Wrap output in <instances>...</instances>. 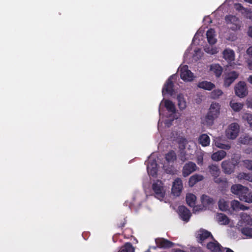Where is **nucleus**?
<instances>
[{
    "mask_svg": "<svg viewBox=\"0 0 252 252\" xmlns=\"http://www.w3.org/2000/svg\"><path fill=\"white\" fill-rule=\"evenodd\" d=\"M196 197L192 193H188L186 195V202L190 207H194L195 204Z\"/></svg>",
    "mask_w": 252,
    "mask_h": 252,
    "instance_id": "nucleus-27",
    "label": "nucleus"
},
{
    "mask_svg": "<svg viewBox=\"0 0 252 252\" xmlns=\"http://www.w3.org/2000/svg\"><path fill=\"white\" fill-rule=\"evenodd\" d=\"M247 53L248 55L252 56V46L248 48L247 50Z\"/></svg>",
    "mask_w": 252,
    "mask_h": 252,
    "instance_id": "nucleus-50",
    "label": "nucleus"
},
{
    "mask_svg": "<svg viewBox=\"0 0 252 252\" xmlns=\"http://www.w3.org/2000/svg\"><path fill=\"white\" fill-rule=\"evenodd\" d=\"M217 220L221 224L223 225L228 224L230 221L227 216L222 213L218 214Z\"/></svg>",
    "mask_w": 252,
    "mask_h": 252,
    "instance_id": "nucleus-29",
    "label": "nucleus"
},
{
    "mask_svg": "<svg viewBox=\"0 0 252 252\" xmlns=\"http://www.w3.org/2000/svg\"><path fill=\"white\" fill-rule=\"evenodd\" d=\"M230 106L234 111L238 112L242 109L243 104L241 103L235 102L233 101H231L230 102Z\"/></svg>",
    "mask_w": 252,
    "mask_h": 252,
    "instance_id": "nucleus-32",
    "label": "nucleus"
},
{
    "mask_svg": "<svg viewBox=\"0 0 252 252\" xmlns=\"http://www.w3.org/2000/svg\"><path fill=\"white\" fill-rule=\"evenodd\" d=\"M235 92L236 94L240 97L246 96L248 94L246 83L239 82L235 87Z\"/></svg>",
    "mask_w": 252,
    "mask_h": 252,
    "instance_id": "nucleus-4",
    "label": "nucleus"
},
{
    "mask_svg": "<svg viewBox=\"0 0 252 252\" xmlns=\"http://www.w3.org/2000/svg\"><path fill=\"white\" fill-rule=\"evenodd\" d=\"M223 58L228 62L231 63L235 60V53L231 49H225L222 53Z\"/></svg>",
    "mask_w": 252,
    "mask_h": 252,
    "instance_id": "nucleus-16",
    "label": "nucleus"
},
{
    "mask_svg": "<svg viewBox=\"0 0 252 252\" xmlns=\"http://www.w3.org/2000/svg\"><path fill=\"white\" fill-rule=\"evenodd\" d=\"M245 117L248 124L250 125V126L252 128V115L247 114Z\"/></svg>",
    "mask_w": 252,
    "mask_h": 252,
    "instance_id": "nucleus-46",
    "label": "nucleus"
},
{
    "mask_svg": "<svg viewBox=\"0 0 252 252\" xmlns=\"http://www.w3.org/2000/svg\"><path fill=\"white\" fill-rule=\"evenodd\" d=\"M126 223V221L124 220V221H122L119 223L118 224V226L120 228H123L125 226Z\"/></svg>",
    "mask_w": 252,
    "mask_h": 252,
    "instance_id": "nucleus-49",
    "label": "nucleus"
},
{
    "mask_svg": "<svg viewBox=\"0 0 252 252\" xmlns=\"http://www.w3.org/2000/svg\"><path fill=\"white\" fill-rule=\"evenodd\" d=\"M177 99L178 101V105L180 110H185L187 107V102L182 94H179L177 95Z\"/></svg>",
    "mask_w": 252,
    "mask_h": 252,
    "instance_id": "nucleus-24",
    "label": "nucleus"
},
{
    "mask_svg": "<svg viewBox=\"0 0 252 252\" xmlns=\"http://www.w3.org/2000/svg\"><path fill=\"white\" fill-rule=\"evenodd\" d=\"M152 189L155 193V196L158 199L162 200L165 196V191L160 183H154L152 185Z\"/></svg>",
    "mask_w": 252,
    "mask_h": 252,
    "instance_id": "nucleus-5",
    "label": "nucleus"
},
{
    "mask_svg": "<svg viewBox=\"0 0 252 252\" xmlns=\"http://www.w3.org/2000/svg\"><path fill=\"white\" fill-rule=\"evenodd\" d=\"M206 36L208 43L211 45L215 44L217 42V39L215 37V31L214 29L211 28L209 29L206 32Z\"/></svg>",
    "mask_w": 252,
    "mask_h": 252,
    "instance_id": "nucleus-17",
    "label": "nucleus"
},
{
    "mask_svg": "<svg viewBox=\"0 0 252 252\" xmlns=\"http://www.w3.org/2000/svg\"><path fill=\"white\" fill-rule=\"evenodd\" d=\"M180 77L184 81H191L193 80V73L188 69V66L185 65L180 69Z\"/></svg>",
    "mask_w": 252,
    "mask_h": 252,
    "instance_id": "nucleus-7",
    "label": "nucleus"
},
{
    "mask_svg": "<svg viewBox=\"0 0 252 252\" xmlns=\"http://www.w3.org/2000/svg\"><path fill=\"white\" fill-rule=\"evenodd\" d=\"M201 201L202 203L206 205H209L213 204L214 200L212 198L206 195H203L201 196Z\"/></svg>",
    "mask_w": 252,
    "mask_h": 252,
    "instance_id": "nucleus-33",
    "label": "nucleus"
},
{
    "mask_svg": "<svg viewBox=\"0 0 252 252\" xmlns=\"http://www.w3.org/2000/svg\"><path fill=\"white\" fill-rule=\"evenodd\" d=\"M220 105L217 102H212L208 109V112L203 119V124L211 126L214 123V121L219 116Z\"/></svg>",
    "mask_w": 252,
    "mask_h": 252,
    "instance_id": "nucleus-2",
    "label": "nucleus"
},
{
    "mask_svg": "<svg viewBox=\"0 0 252 252\" xmlns=\"http://www.w3.org/2000/svg\"><path fill=\"white\" fill-rule=\"evenodd\" d=\"M244 166L248 170L252 171V160L245 159L243 160Z\"/></svg>",
    "mask_w": 252,
    "mask_h": 252,
    "instance_id": "nucleus-40",
    "label": "nucleus"
},
{
    "mask_svg": "<svg viewBox=\"0 0 252 252\" xmlns=\"http://www.w3.org/2000/svg\"><path fill=\"white\" fill-rule=\"evenodd\" d=\"M239 74L235 71L228 73L224 80V86L228 87L238 78Z\"/></svg>",
    "mask_w": 252,
    "mask_h": 252,
    "instance_id": "nucleus-12",
    "label": "nucleus"
},
{
    "mask_svg": "<svg viewBox=\"0 0 252 252\" xmlns=\"http://www.w3.org/2000/svg\"><path fill=\"white\" fill-rule=\"evenodd\" d=\"M230 189L233 194L238 196L241 201L252 203V191L248 188L240 184H235L231 186Z\"/></svg>",
    "mask_w": 252,
    "mask_h": 252,
    "instance_id": "nucleus-1",
    "label": "nucleus"
},
{
    "mask_svg": "<svg viewBox=\"0 0 252 252\" xmlns=\"http://www.w3.org/2000/svg\"><path fill=\"white\" fill-rule=\"evenodd\" d=\"M193 252H203L201 249H196L194 250Z\"/></svg>",
    "mask_w": 252,
    "mask_h": 252,
    "instance_id": "nucleus-55",
    "label": "nucleus"
},
{
    "mask_svg": "<svg viewBox=\"0 0 252 252\" xmlns=\"http://www.w3.org/2000/svg\"><path fill=\"white\" fill-rule=\"evenodd\" d=\"M156 242L158 247L163 249L172 248L174 246V244L164 238H159L156 240Z\"/></svg>",
    "mask_w": 252,
    "mask_h": 252,
    "instance_id": "nucleus-15",
    "label": "nucleus"
},
{
    "mask_svg": "<svg viewBox=\"0 0 252 252\" xmlns=\"http://www.w3.org/2000/svg\"><path fill=\"white\" fill-rule=\"evenodd\" d=\"M246 105H247L248 108L252 109V97L248 98L247 99Z\"/></svg>",
    "mask_w": 252,
    "mask_h": 252,
    "instance_id": "nucleus-48",
    "label": "nucleus"
},
{
    "mask_svg": "<svg viewBox=\"0 0 252 252\" xmlns=\"http://www.w3.org/2000/svg\"><path fill=\"white\" fill-rule=\"evenodd\" d=\"M209 172L213 177L219 176L220 174V171L219 166L215 164H212L208 166Z\"/></svg>",
    "mask_w": 252,
    "mask_h": 252,
    "instance_id": "nucleus-30",
    "label": "nucleus"
},
{
    "mask_svg": "<svg viewBox=\"0 0 252 252\" xmlns=\"http://www.w3.org/2000/svg\"><path fill=\"white\" fill-rule=\"evenodd\" d=\"M249 82L252 84V75L250 76V77L248 78Z\"/></svg>",
    "mask_w": 252,
    "mask_h": 252,
    "instance_id": "nucleus-54",
    "label": "nucleus"
},
{
    "mask_svg": "<svg viewBox=\"0 0 252 252\" xmlns=\"http://www.w3.org/2000/svg\"><path fill=\"white\" fill-rule=\"evenodd\" d=\"M157 165L156 162L153 161L149 164L147 166V171L149 174L153 177H156L157 175L158 169Z\"/></svg>",
    "mask_w": 252,
    "mask_h": 252,
    "instance_id": "nucleus-19",
    "label": "nucleus"
},
{
    "mask_svg": "<svg viewBox=\"0 0 252 252\" xmlns=\"http://www.w3.org/2000/svg\"><path fill=\"white\" fill-rule=\"evenodd\" d=\"M241 178H243L244 180L248 181L249 182H252V173H242L241 174Z\"/></svg>",
    "mask_w": 252,
    "mask_h": 252,
    "instance_id": "nucleus-39",
    "label": "nucleus"
},
{
    "mask_svg": "<svg viewBox=\"0 0 252 252\" xmlns=\"http://www.w3.org/2000/svg\"><path fill=\"white\" fill-rule=\"evenodd\" d=\"M240 207H240L239 209L242 210H248L249 208L248 207L246 206L245 205H243V204H241V206Z\"/></svg>",
    "mask_w": 252,
    "mask_h": 252,
    "instance_id": "nucleus-52",
    "label": "nucleus"
},
{
    "mask_svg": "<svg viewBox=\"0 0 252 252\" xmlns=\"http://www.w3.org/2000/svg\"><path fill=\"white\" fill-rule=\"evenodd\" d=\"M219 176H214V181L215 183L220 184H225L227 183V180L226 179H221V178H219Z\"/></svg>",
    "mask_w": 252,
    "mask_h": 252,
    "instance_id": "nucleus-43",
    "label": "nucleus"
},
{
    "mask_svg": "<svg viewBox=\"0 0 252 252\" xmlns=\"http://www.w3.org/2000/svg\"><path fill=\"white\" fill-rule=\"evenodd\" d=\"M164 106L168 112H171L173 114L175 113V106L172 101L168 99H166L164 101Z\"/></svg>",
    "mask_w": 252,
    "mask_h": 252,
    "instance_id": "nucleus-28",
    "label": "nucleus"
},
{
    "mask_svg": "<svg viewBox=\"0 0 252 252\" xmlns=\"http://www.w3.org/2000/svg\"><path fill=\"white\" fill-rule=\"evenodd\" d=\"M165 158L166 160L168 162H173L175 160H176V154L174 151H170L165 155Z\"/></svg>",
    "mask_w": 252,
    "mask_h": 252,
    "instance_id": "nucleus-31",
    "label": "nucleus"
},
{
    "mask_svg": "<svg viewBox=\"0 0 252 252\" xmlns=\"http://www.w3.org/2000/svg\"><path fill=\"white\" fill-rule=\"evenodd\" d=\"M210 139L206 134H202L198 138V143L203 147H206L210 144Z\"/></svg>",
    "mask_w": 252,
    "mask_h": 252,
    "instance_id": "nucleus-23",
    "label": "nucleus"
},
{
    "mask_svg": "<svg viewBox=\"0 0 252 252\" xmlns=\"http://www.w3.org/2000/svg\"><path fill=\"white\" fill-rule=\"evenodd\" d=\"M226 252H234L231 249L229 248H226Z\"/></svg>",
    "mask_w": 252,
    "mask_h": 252,
    "instance_id": "nucleus-56",
    "label": "nucleus"
},
{
    "mask_svg": "<svg viewBox=\"0 0 252 252\" xmlns=\"http://www.w3.org/2000/svg\"><path fill=\"white\" fill-rule=\"evenodd\" d=\"M236 27H231V29L232 30H235L236 29H237V26L236 25H235Z\"/></svg>",
    "mask_w": 252,
    "mask_h": 252,
    "instance_id": "nucleus-58",
    "label": "nucleus"
},
{
    "mask_svg": "<svg viewBox=\"0 0 252 252\" xmlns=\"http://www.w3.org/2000/svg\"><path fill=\"white\" fill-rule=\"evenodd\" d=\"M183 189L182 181L180 178H177L173 183L172 187V193L175 196H178L180 195Z\"/></svg>",
    "mask_w": 252,
    "mask_h": 252,
    "instance_id": "nucleus-9",
    "label": "nucleus"
},
{
    "mask_svg": "<svg viewBox=\"0 0 252 252\" xmlns=\"http://www.w3.org/2000/svg\"><path fill=\"white\" fill-rule=\"evenodd\" d=\"M204 50L206 53L212 55L215 54L217 52L216 49H214L212 47H206L204 48Z\"/></svg>",
    "mask_w": 252,
    "mask_h": 252,
    "instance_id": "nucleus-45",
    "label": "nucleus"
},
{
    "mask_svg": "<svg viewBox=\"0 0 252 252\" xmlns=\"http://www.w3.org/2000/svg\"><path fill=\"white\" fill-rule=\"evenodd\" d=\"M204 177L201 175L195 174L191 176L189 181V186L193 187L198 182L203 180Z\"/></svg>",
    "mask_w": 252,
    "mask_h": 252,
    "instance_id": "nucleus-25",
    "label": "nucleus"
},
{
    "mask_svg": "<svg viewBox=\"0 0 252 252\" xmlns=\"http://www.w3.org/2000/svg\"><path fill=\"white\" fill-rule=\"evenodd\" d=\"M248 34L249 36L252 38V26L249 27L248 31Z\"/></svg>",
    "mask_w": 252,
    "mask_h": 252,
    "instance_id": "nucleus-51",
    "label": "nucleus"
},
{
    "mask_svg": "<svg viewBox=\"0 0 252 252\" xmlns=\"http://www.w3.org/2000/svg\"><path fill=\"white\" fill-rule=\"evenodd\" d=\"M241 204L239 201L234 200L231 201V208L234 210H238L240 209V207H241Z\"/></svg>",
    "mask_w": 252,
    "mask_h": 252,
    "instance_id": "nucleus-41",
    "label": "nucleus"
},
{
    "mask_svg": "<svg viewBox=\"0 0 252 252\" xmlns=\"http://www.w3.org/2000/svg\"><path fill=\"white\" fill-rule=\"evenodd\" d=\"M196 162L198 165H201L203 162V157L202 155H199L197 157Z\"/></svg>",
    "mask_w": 252,
    "mask_h": 252,
    "instance_id": "nucleus-47",
    "label": "nucleus"
},
{
    "mask_svg": "<svg viewBox=\"0 0 252 252\" xmlns=\"http://www.w3.org/2000/svg\"><path fill=\"white\" fill-rule=\"evenodd\" d=\"M197 169V166L195 163L189 161L186 163L183 168L182 174L184 177L189 176Z\"/></svg>",
    "mask_w": 252,
    "mask_h": 252,
    "instance_id": "nucleus-8",
    "label": "nucleus"
},
{
    "mask_svg": "<svg viewBox=\"0 0 252 252\" xmlns=\"http://www.w3.org/2000/svg\"><path fill=\"white\" fill-rule=\"evenodd\" d=\"M240 142L244 145H252V138L249 136H245L241 138Z\"/></svg>",
    "mask_w": 252,
    "mask_h": 252,
    "instance_id": "nucleus-36",
    "label": "nucleus"
},
{
    "mask_svg": "<svg viewBox=\"0 0 252 252\" xmlns=\"http://www.w3.org/2000/svg\"><path fill=\"white\" fill-rule=\"evenodd\" d=\"M239 132V126L237 123H233L230 125L226 131L227 137L231 139L237 137Z\"/></svg>",
    "mask_w": 252,
    "mask_h": 252,
    "instance_id": "nucleus-3",
    "label": "nucleus"
},
{
    "mask_svg": "<svg viewBox=\"0 0 252 252\" xmlns=\"http://www.w3.org/2000/svg\"><path fill=\"white\" fill-rule=\"evenodd\" d=\"M241 223L244 225H252V219L251 217L246 213H243L241 217Z\"/></svg>",
    "mask_w": 252,
    "mask_h": 252,
    "instance_id": "nucleus-26",
    "label": "nucleus"
},
{
    "mask_svg": "<svg viewBox=\"0 0 252 252\" xmlns=\"http://www.w3.org/2000/svg\"><path fill=\"white\" fill-rule=\"evenodd\" d=\"M225 19L227 24L229 23H231L233 22H236L238 20V19L236 16L233 15L226 16Z\"/></svg>",
    "mask_w": 252,
    "mask_h": 252,
    "instance_id": "nucleus-42",
    "label": "nucleus"
},
{
    "mask_svg": "<svg viewBox=\"0 0 252 252\" xmlns=\"http://www.w3.org/2000/svg\"><path fill=\"white\" fill-rule=\"evenodd\" d=\"M197 86L200 88L208 91L212 90L215 87V86L213 83L207 81H203L199 82Z\"/></svg>",
    "mask_w": 252,
    "mask_h": 252,
    "instance_id": "nucleus-21",
    "label": "nucleus"
},
{
    "mask_svg": "<svg viewBox=\"0 0 252 252\" xmlns=\"http://www.w3.org/2000/svg\"><path fill=\"white\" fill-rule=\"evenodd\" d=\"M248 67L250 69L252 70V60L248 63Z\"/></svg>",
    "mask_w": 252,
    "mask_h": 252,
    "instance_id": "nucleus-53",
    "label": "nucleus"
},
{
    "mask_svg": "<svg viewBox=\"0 0 252 252\" xmlns=\"http://www.w3.org/2000/svg\"><path fill=\"white\" fill-rule=\"evenodd\" d=\"M196 238L197 239L198 242L201 243L202 245H203V242L209 238H210L212 240H214V238L211 233L203 229H201L198 231Z\"/></svg>",
    "mask_w": 252,
    "mask_h": 252,
    "instance_id": "nucleus-6",
    "label": "nucleus"
},
{
    "mask_svg": "<svg viewBox=\"0 0 252 252\" xmlns=\"http://www.w3.org/2000/svg\"><path fill=\"white\" fill-rule=\"evenodd\" d=\"M245 1L252 4V0H244Z\"/></svg>",
    "mask_w": 252,
    "mask_h": 252,
    "instance_id": "nucleus-57",
    "label": "nucleus"
},
{
    "mask_svg": "<svg viewBox=\"0 0 252 252\" xmlns=\"http://www.w3.org/2000/svg\"><path fill=\"white\" fill-rule=\"evenodd\" d=\"M236 163H233L229 160H224L221 163V168L225 174H230L234 172Z\"/></svg>",
    "mask_w": 252,
    "mask_h": 252,
    "instance_id": "nucleus-11",
    "label": "nucleus"
},
{
    "mask_svg": "<svg viewBox=\"0 0 252 252\" xmlns=\"http://www.w3.org/2000/svg\"><path fill=\"white\" fill-rule=\"evenodd\" d=\"M119 252H134V249L130 243H126L124 249Z\"/></svg>",
    "mask_w": 252,
    "mask_h": 252,
    "instance_id": "nucleus-34",
    "label": "nucleus"
},
{
    "mask_svg": "<svg viewBox=\"0 0 252 252\" xmlns=\"http://www.w3.org/2000/svg\"><path fill=\"white\" fill-rule=\"evenodd\" d=\"M218 205L220 210L222 211H225L227 210L228 208L227 202L223 199L219 200Z\"/></svg>",
    "mask_w": 252,
    "mask_h": 252,
    "instance_id": "nucleus-35",
    "label": "nucleus"
},
{
    "mask_svg": "<svg viewBox=\"0 0 252 252\" xmlns=\"http://www.w3.org/2000/svg\"><path fill=\"white\" fill-rule=\"evenodd\" d=\"M235 7L237 10L241 11L242 13H245L247 15V18L252 19V11L251 10L245 8L240 3H236Z\"/></svg>",
    "mask_w": 252,
    "mask_h": 252,
    "instance_id": "nucleus-22",
    "label": "nucleus"
},
{
    "mask_svg": "<svg viewBox=\"0 0 252 252\" xmlns=\"http://www.w3.org/2000/svg\"><path fill=\"white\" fill-rule=\"evenodd\" d=\"M210 70L212 71L216 77H220L222 72L223 69L219 64H213L210 66Z\"/></svg>",
    "mask_w": 252,
    "mask_h": 252,
    "instance_id": "nucleus-20",
    "label": "nucleus"
},
{
    "mask_svg": "<svg viewBox=\"0 0 252 252\" xmlns=\"http://www.w3.org/2000/svg\"><path fill=\"white\" fill-rule=\"evenodd\" d=\"M178 210L181 219L186 222L189 221L191 216L190 211L185 206H180Z\"/></svg>",
    "mask_w": 252,
    "mask_h": 252,
    "instance_id": "nucleus-10",
    "label": "nucleus"
},
{
    "mask_svg": "<svg viewBox=\"0 0 252 252\" xmlns=\"http://www.w3.org/2000/svg\"><path fill=\"white\" fill-rule=\"evenodd\" d=\"M216 145L218 148L224 150H229L231 148V146L229 144H222L219 142L216 143Z\"/></svg>",
    "mask_w": 252,
    "mask_h": 252,
    "instance_id": "nucleus-44",
    "label": "nucleus"
},
{
    "mask_svg": "<svg viewBox=\"0 0 252 252\" xmlns=\"http://www.w3.org/2000/svg\"><path fill=\"white\" fill-rule=\"evenodd\" d=\"M241 232L244 235L252 237V228L249 227H245L241 229Z\"/></svg>",
    "mask_w": 252,
    "mask_h": 252,
    "instance_id": "nucleus-37",
    "label": "nucleus"
},
{
    "mask_svg": "<svg viewBox=\"0 0 252 252\" xmlns=\"http://www.w3.org/2000/svg\"><path fill=\"white\" fill-rule=\"evenodd\" d=\"M210 242L207 245V248L212 252H223V248L216 240Z\"/></svg>",
    "mask_w": 252,
    "mask_h": 252,
    "instance_id": "nucleus-14",
    "label": "nucleus"
},
{
    "mask_svg": "<svg viewBox=\"0 0 252 252\" xmlns=\"http://www.w3.org/2000/svg\"><path fill=\"white\" fill-rule=\"evenodd\" d=\"M222 92L221 90L217 89L213 91L211 93V97L213 99H217L222 94Z\"/></svg>",
    "mask_w": 252,
    "mask_h": 252,
    "instance_id": "nucleus-38",
    "label": "nucleus"
},
{
    "mask_svg": "<svg viewBox=\"0 0 252 252\" xmlns=\"http://www.w3.org/2000/svg\"><path fill=\"white\" fill-rule=\"evenodd\" d=\"M226 153L223 150L218 151L215 153H214L212 156V159L214 161H218L222 159L225 157Z\"/></svg>",
    "mask_w": 252,
    "mask_h": 252,
    "instance_id": "nucleus-18",
    "label": "nucleus"
},
{
    "mask_svg": "<svg viewBox=\"0 0 252 252\" xmlns=\"http://www.w3.org/2000/svg\"><path fill=\"white\" fill-rule=\"evenodd\" d=\"M171 76L169 78L164 85L162 90V94H164L165 92L170 95H172L174 93V83L171 79Z\"/></svg>",
    "mask_w": 252,
    "mask_h": 252,
    "instance_id": "nucleus-13",
    "label": "nucleus"
}]
</instances>
